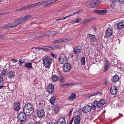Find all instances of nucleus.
<instances>
[{
    "mask_svg": "<svg viewBox=\"0 0 124 124\" xmlns=\"http://www.w3.org/2000/svg\"><path fill=\"white\" fill-rule=\"evenodd\" d=\"M32 17L31 15H28L25 16L17 18L15 21L10 23H8L2 26L1 28L5 29L14 28L17 27L25 22L27 20L29 19Z\"/></svg>",
    "mask_w": 124,
    "mask_h": 124,
    "instance_id": "f257e3e1",
    "label": "nucleus"
},
{
    "mask_svg": "<svg viewBox=\"0 0 124 124\" xmlns=\"http://www.w3.org/2000/svg\"><path fill=\"white\" fill-rule=\"evenodd\" d=\"M23 111L26 115L31 114L34 111V108L33 105L31 103H28L26 104L23 108Z\"/></svg>",
    "mask_w": 124,
    "mask_h": 124,
    "instance_id": "f03ea898",
    "label": "nucleus"
},
{
    "mask_svg": "<svg viewBox=\"0 0 124 124\" xmlns=\"http://www.w3.org/2000/svg\"><path fill=\"white\" fill-rule=\"evenodd\" d=\"M106 101L104 99H101L99 101H95L92 103H90L89 104L91 105L92 109H95L96 107L100 108L102 107L105 103Z\"/></svg>",
    "mask_w": 124,
    "mask_h": 124,
    "instance_id": "7ed1b4c3",
    "label": "nucleus"
},
{
    "mask_svg": "<svg viewBox=\"0 0 124 124\" xmlns=\"http://www.w3.org/2000/svg\"><path fill=\"white\" fill-rule=\"evenodd\" d=\"M101 2L100 0H91L86 3V5L88 8H94L99 5Z\"/></svg>",
    "mask_w": 124,
    "mask_h": 124,
    "instance_id": "20e7f679",
    "label": "nucleus"
},
{
    "mask_svg": "<svg viewBox=\"0 0 124 124\" xmlns=\"http://www.w3.org/2000/svg\"><path fill=\"white\" fill-rule=\"evenodd\" d=\"M52 60L50 57H45L43 59V62L44 66L46 68H49L52 62Z\"/></svg>",
    "mask_w": 124,
    "mask_h": 124,
    "instance_id": "39448f33",
    "label": "nucleus"
},
{
    "mask_svg": "<svg viewBox=\"0 0 124 124\" xmlns=\"http://www.w3.org/2000/svg\"><path fill=\"white\" fill-rule=\"evenodd\" d=\"M26 114L24 112L19 113L17 117L18 121L21 123L20 124H22L25 122L26 118Z\"/></svg>",
    "mask_w": 124,
    "mask_h": 124,
    "instance_id": "423d86ee",
    "label": "nucleus"
},
{
    "mask_svg": "<svg viewBox=\"0 0 124 124\" xmlns=\"http://www.w3.org/2000/svg\"><path fill=\"white\" fill-rule=\"evenodd\" d=\"M69 59V57L63 54H61L58 58V62L60 64H63L65 62L67 61Z\"/></svg>",
    "mask_w": 124,
    "mask_h": 124,
    "instance_id": "0eeeda50",
    "label": "nucleus"
},
{
    "mask_svg": "<svg viewBox=\"0 0 124 124\" xmlns=\"http://www.w3.org/2000/svg\"><path fill=\"white\" fill-rule=\"evenodd\" d=\"M87 37L91 43L97 41V39L95 35H94L88 34L87 36Z\"/></svg>",
    "mask_w": 124,
    "mask_h": 124,
    "instance_id": "6e6552de",
    "label": "nucleus"
},
{
    "mask_svg": "<svg viewBox=\"0 0 124 124\" xmlns=\"http://www.w3.org/2000/svg\"><path fill=\"white\" fill-rule=\"evenodd\" d=\"M37 113L38 116L40 118L42 117L45 115L44 110L41 107L38 108Z\"/></svg>",
    "mask_w": 124,
    "mask_h": 124,
    "instance_id": "1a4fd4ad",
    "label": "nucleus"
},
{
    "mask_svg": "<svg viewBox=\"0 0 124 124\" xmlns=\"http://www.w3.org/2000/svg\"><path fill=\"white\" fill-rule=\"evenodd\" d=\"M71 65L70 63L67 62L64 65L63 70L64 72H68L71 69Z\"/></svg>",
    "mask_w": 124,
    "mask_h": 124,
    "instance_id": "9d476101",
    "label": "nucleus"
},
{
    "mask_svg": "<svg viewBox=\"0 0 124 124\" xmlns=\"http://www.w3.org/2000/svg\"><path fill=\"white\" fill-rule=\"evenodd\" d=\"M60 109L59 104H57L55 105L52 108V113L55 115L58 112L59 110Z\"/></svg>",
    "mask_w": 124,
    "mask_h": 124,
    "instance_id": "9b49d317",
    "label": "nucleus"
},
{
    "mask_svg": "<svg viewBox=\"0 0 124 124\" xmlns=\"http://www.w3.org/2000/svg\"><path fill=\"white\" fill-rule=\"evenodd\" d=\"M82 48L81 46H78L74 49V52L75 54H77L80 53L82 50Z\"/></svg>",
    "mask_w": 124,
    "mask_h": 124,
    "instance_id": "f8f14e48",
    "label": "nucleus"
},
{
    "mask_svg": "<svg viewBox=\"0 0 124 124\" xmlns=\"http://www.w3.org/2000/svg\"><path fill=\"white\" fill-rule=\"evenodd\" d=\"M91 106V105L89 104H87L83 108V111L85 113L88 112L90 111L92 109Z\"/></svg>",
    "mask_w": 124,
    "mask_h": 124,
    "instance_id": "ddd939ff",
    "label": "nucleus"
},
{
    "mask_svg": "<svg viewBox=\"0 0 124 124\" xmlns=\"http://www.w3.org/2000/svg\"><path fill=\"white\" fill-rule=\"evenodd\" d=\"M117 88L116 86H112L110 89V92L112 95H115L117 93Z\"/></svg>",
    "mask_w": 124,
    "mask_h": 124,
    "instance_id": "4468645a",
    "label": "nucleus"
},
{
    "mask_svg": "<svg viewBox=\"0 0 124 124\" xmlns=\"http://www.w3.org/2000/svg\"><path fill=\"white\" fill-rule=\"evenodd\" d=\"M54 90V86L52 84H49L47 86V90L49 93H52Z\"/></svg>",
    "mask_w": 124,
    "mask_h": 124,
    "instance_id": "2eb2a0df",
    "label": "nucleus"
},
{
    "mask_svg": "<svg viewBox=\"0 0 124 124\" xmlns=\"http://www.w3.org/2000/svg\"><path fill=\"white\" fill-rule=\"evenodd\" d=\"M50 102L52 105H55L59 104L56 100V98L54 96L51 97L50 99Z\"/></svg>",
    "mask_w": 124,
    "mask_h": 124,
    "instance_id": "dca6fc26",
    "label": "nucleus"
},
{
    "mask_svg": "<svg viewBox=\"0 0 124 124\" xmlns=\"http://www.w3.org/2000/svg\"><path fill=\"white\" fill-rule=\"evenodd\" d=\"M13 106L14 109L16 111H18L20 109V104L18 102H16L14 103Z\"/></svg>",
    "mask_w": 124,
    "mask_h": 124,
    "instance_id": "f3484780",
    "label": "nucleus"
},
{
    "mask_svg": "<svg viewBox=\"0 0 124 124\" xmlns=\"http://www.w3.org/2000/svg\"><path fill=\"white\" fill-rule=\"evenodd\" d=\"M15 76V72L10 71H9L8 73V77L10 79L13 78Z\"/></svg>",
    "mask_w": 124,
    "mask_h": 124,
    "instance_id": "a211bd4d",
    "label": "nucleus"
},
{
    "mask_svg": "<svg viewBox=\"0 0 124 124\" xmlns=\"http://www.w3.org/2000/svg\"><path fill=\"white\" fill-rule=\"evenodd\" d=\"M112 30L109 28L106 31L105 33V36L107 37H110L112 34Z\"/></svg>",
    "mask_w": 124,
    "mask_h": 124,
    "instance_id": "6ab92c4d",
    "label": "nucleus"
},
{
    "mask_svg": "<svg viewBox=\"0 0 124 124\" xmlns=\"http://www.w3.org/2000/svg\"><path fill=\"white\" fill-rule=\"evenodd\" d=\"M94 11L95 13L100 15H104L107 13L106 10H94Z\"/></svg>",
    "mask_w": 124,
    "mask_h": 124,
    "instance_id": "aec40b11",
    "label": "nucleus"
},
{
    "mask_svg": "<svg viewBox=\"0 0 124 124\" xmlns=\"http://www.w3.org/2000/svg\"><path fill=\"white\" fill-rule=\"evenodd\" d=\"M57 124H66L65 118L64 117H61L58 120Z\"/></svg>",
    "mask_w": 124,
    "mask_h": 124,
    "instance_id": "412c9836",
    "label": "nucleus"
},
{
    "mask_svg": "<svg viewBox=\"0 0 124 124\" xmlns=\"http://www.w3.org/2000/svg\"><path fill=\"white\" fill-rule=\"evenodd\" d=\"M80 121V116L79 115L76 116L75 118L74 123L75 124H79Z\"/></svg>",
    "mask_w": 124,
    "mask_h": 124,
    "instance_id": "4be33fe9",
    "label": "nucleus"
},
{
    "mask_svg": "<svg viewBox=\"0 0 124 124\" xmlns=\"http://www.w3.org/2000/svg\"><path fill=\"white\" fill-rule=\"evenodd\" d=\"M76 95L75 94L73 93H71L70 96L69 97L67 100L69 101H71L76 98Z\"/></svg>",
    "mask_w": 124,
    "mask_h": 124,
    "instance_id": "5701e85b",
    "label": "nucleus"
},
{
    "mask_svg": "<svg viewBox=\"0 0 124 124\" xmlns=\"http://www.w3.org/2000/svg\"><path fill=\"white\" fill-rule=\"evenodd\" d=\"M106 62L105 64V67L103 69L104 72L106 71L109 68L110 65V64L108 63V61H106Z\"/></svg>",
    "mask_w": 124,
    "mask_h": 124,
    "instance_id": "b1692460",
    "label": "nucleus"
},
{
    "mask_svg": "<svg viewBox=\"0 0 124 124\" xmlns=\"http://www.w3.org/2000/svg\"><path fill=\"white\" fill-rule=\"evenodd\" d=\"M117 27L118 30H120L124 27V24L123 22L118 23L117 25Z\"/></svg>",
    "mask_w": 124,
    "mask_h": 124,
    "instance_id": "393cba45",
    "label": "nucleus"
},
{
    "mask_svg": "<svg viewBox=\"0 0 124 124\" xmlns=\"http://www.w3.org/2000/svg\"><path fill=\"white\" fill-rule=\"evenodd\" d=\"M51 79L53 81L55 82L58 80V77L56 75H54L52 76Z\"/></svg>",
    "mask_w": 124,
    "mask_h": 124,
    "instance_id": "a878e982",
    "label": "nucleus"
},
{
    "mask_svg": "<svg viewBox=\"0 0 124 124\" xmlns=\"http://www.w3.org/2000/svg\"><path fill=\"white\" fill-rule=\"evenodd\" d=\"M25 66L27 69H30L32 68V63L31 62L25 63Z\"/></svg>",
    "mask_w": 124,
    "mask_h": 124,
    "instance_id": "bb28decb",
    "label": "nucleus"
},
{
    "mask_svg": "<svg viewBox=\"0 0 124 124\" xmlns=\"http://www.w3.org/2000/svg\"><path fill=\"white\" fill-rule=\"evenodd\" d=\"M51 46V50L60 49L61 47V45H54L53 46Z\"/></svg>",
    "mask_w": 124,
    "mask_h": 124,
    "instance_id": "cd10ccee",
    "label": "nucleus"
},
{
    "mask_svg": "<svg viewBox=\"0 0 124 124\" xmlns=\"http://www.w3.org/2000/svg\"><path fill=\"white\" fill-rule=\"evenodd\" d=\"M119 77L117 75H116L114 76L113 78V81L114 82H116L119 80Z\"/></svg>",
    "mask_w": 124,
    "mask_h": 124,
    "instance_id": "c85d7f7f",
    "label": "nucleus"
},
{
    "mask_svg": "<svg viewBox=\"0 0 124 124\" xmlns=\"http://www.w3.org/2000/svg\"><path fill=\"white\" fill-rule=\"evenodd\" d=\"M7 70V69H4L2 70L0 73L1 77H3L6 75V72Z\"/></svg>",
    "mask_w": 124,
    "mask_h": 124,
    "instance_id": "c756f323",
    "label": "nucleus"
},
{
    "mask_svg": "<svg viewBox=\"0 0 124 124\" xmlns=\"http://www.w3.org/2000/svg\"><path fill=\"white\" fill-rule=\"evenodd\" d=\"M83 9H81L79 10L78 11H77V12H74L73 13L71 14H70V15H69V16L70 17V16H73L74 15H75L76 14H78L79 13L83 11Z\"/></svg>",
    "mask_w": 124,
    "mask_h": 124,
    "instance_id": "7c9ffc66",
    "label": "nucleus"
},
{
    "mask_svg": "<svg viewBox=\"0 0 124 124\" xmlns=\"http://www.w3.org/2000/svg\"><path fill=\"white\" fill-rule=\"evenodd\" d=\"M51 46H44L43 48H40L41 49H42L45 51H47L49 50H51Z\"/></svg>",
    "mask_w": 124,
    "mask_h": 124,
    "instance_id": "2f4dec72",
    "label": "nucleus"
},
{
    "mask_svg": "<svg viewBox=\"0 0 124 124\" xmlns=\"http://www.w3.org/2000/svg\"><path fill=\"white\" fill-rule=\"evenodd\" d=\"M28 6H26L24 7H22L21 8H19L18 9H17L16 10V11H19L23 10L25 9H28Z\"/></svg>",
    "mask_w": 124,
    "mask_h": 124,
    "instance_id": "473e14b6",
    "label": "nucleus"
},
{
    "mask_svg": "<svg viewBox=\"0 0 124 124\" xmlns=\"http://www.w3.org/2000/svg\"><path fill=\"white\" fill-rule=\"evenodd\" d=\"M92 20V19L91 18H88L87 19L84 20L82 22L83 24H84L86 23H87L90 21H91Z\"/></svg>",
    "mask_w": 124,
    "mask_h": 124,
    "instance_id": "72a5a7b5",
    "label": "nucleus"
},
{
    "mask_svg": "<svg viewBox=\"0 0 124 124\" xmlns=\"http://www.w3.org/2000/svg\"><path fill=\"white\" fill-rule=\"evenodd\" d=\"M36 6H37L36 3L28 6V9L31 8H32L35 7Z\"/></svg>",
    "mask_w": 124,
    "mask_h": 124,
    "instance_id": "f704fd0d",
    "label": "nucleus"
},
{
    "mask_svg": "<svg viewBox=\"0 0 124 124\" xmlns=\"http://www.w3.org/2000/svg\"><path fill=\"white\" fill-rule=\"evenodd\" d=\"M54 44L59 43L62 42V41L61 39H60L55 40L53 41L52 42Z\"/></svg>",
    "mask_w": 124,
    "mask_h": 124,
    "instance_id": "c9c22d12",
    "label": "nucleus"
},
{
    "mask_svg": "<svg viewBox=\"0 0 124 124\" xmlns=\"http://www.w3.org/2000/svg\"><path fill=\"white\" fill-rule=\"evenodd\" d=\"M81 62L82 64L84 65L85 63V57H82L81 59Z\"/></svg>",
    "mask_w": 124,
    "mask_h": 124,
    "instance_id": "e433bc0d",
    "label": "nucleus"
},
{
    "mask_svg": "<svg viewBox=\"0 0 124 124\" xmlns=\"http://www.w3.org/2000/svg\"><path fill=\"white\" fill-rule=\"evenodd\" d=\"M24 60L23 59H21L19 60V63H18L19 65L21 66L22 65V64L24 62Z\"/></svg>",
    "mask_w": 124,
    "mask_h": 124,
    "instance_id": "4c0bfd02",
    "label": "nucleus"
},
{
    "mask_svg": "<svg viewBox=\"0 0 124 124\" xmlns=\"http://www.w3.org/2000/svg\"><path fill=\"white\" fill-rule=\"evenodd\" d=\"M58 80L61 83H63L64 81V80L63 78V77L61 76L60 77H58Z\"/></svg>",
    "mask_w": 124,
    "mask_h": 124,
    "instance_id": "58836bf2",
    "label": "nucleus"
},
{
    "mask_svg": "<svg viewBox=\"0 0 124 124\" xmlns=\"http://www.w3.org/2000/svg\"><path fill=\"white\" fill-rule=\"evenodd\" d=\"M98 95H101V93L100 92H96L95 93L91 95V96H95Z\"/></svg>",
    "mask_w": 124,
    "mask_h": 124,
    "instance_id": "ea45409f",
    "label": "nucleus"
},
{
    "mask_svg": "<svg viewBox=\"0 0 124 124\" xmlns=\"http://www.w3.org/2000/svg\"><path fill=\"white\" fill-rule=\"evenodd\" d=\"M49 1V0H45L43 1L39 2L40 5L44 4L45 3H47Z\"/></svg>",
    "mask_w": 124,
    "mask_h": 124,
    "instance_id": "a19ab883",
    "label": "nucleus"
},
{
    "mask_svg": "<svg viewBox=\"0 0 124 124\" xmlns=\"http://www.w3.org/2000/svg\"><path fill=\"white\" fill-rule=\"evenodd\" d=\"M50 1V2L49 3L48 2L49 5L51 4H54V3L56 1V0H51L50 1H49V2Z\"/></svg>",
    "mask_w": 124,
    "mask_h": 124,
    "instance_id": "79ce46f5",
    "label": "nucleus"
},
{
    "mask_svg": "<svg viewBox=\"0 0 124 124\" xmlns=\"http://www.w3.org/2000/svg\"><path fill=\"white\" fill-rule=\"evenodd\" d=\"M4 83V81L2 77L0 76V84H2Z\"/></svg>",
    "mask_w": 124,
    "mask_h": 124,
    "instance_id": "37998d69",
    "label": "nucleus"
},
{
    "mask_svg": "<svg viewBox=\"0 0 124 124\" xmlns=\"http://www.w3.org/2000/svg\"><path fill=\"white\" fill-rule=\"evenodd\" d=\"M39 34V36L40 37L43 36L45 35L47 36H50V35H49L48 34L45 35L44 34H43L42 33H40Z\"/></svg>",
    "mask_w": 124,
    "mask_h": 124,
    "instance_id": "c03bdc74",
    "label": "nucleus"
},
{
    "mask_svg": "<svg viewBox=\"0 0 124 124\" xmlns=\"http://www.w3.org/2000/svg\"><path fill=\"white\" fill-rule=\"evenodd\" d=\"M74 83H67L66 84H65L63 85L62 86H70L72 85H74Z\"/></svg>",
    "mask_w": 124,
    "mask_h": 124,
    "instance_id": "a18cd8bd",
    "label": "nucleus"
},
{
    "mask_svg": "<svg viewBox=\"0 0 124 124\" xmlns=\"http://www.w3.org/2000/svg\"><path fill=\"white\" fill-rule=\"evenodd\" d=\"M61 40L62 42L68 41V38H66L61 39Z\"/></svg>",
    "mask_w": 124,
    "mask_h": 124,
    "instance_id": "49530a36",
    "label": "nucleus"
},
{
    "mask_svg": "<svg viewBox=\"0 0 124 124\" xmlns=\"http://www.w3.org/2000/svg\"><path fill=\"white\" fill-rule=\"evenodd\" d=\"M70 17L69 16H66L65 17H62L60 18V20H63L64 19H65L67 18H68Z\"/></svg>",
    "mask_w": 124,
    "mask_h": 124,
    "instance_id": "de8ad7c7",
    "label": "nucleus"
},
{
    "mask_svg": "<svg viewBox=\"0 0 124 124\" xmlns=\"http://www.w3.org/2000/svg\"><path fill=\"white\" fill-rule=\"evenodd\" d=\"M11 61L13 63L16 62L17 61V59L13 58L11 59Z\"/></svg>",
    "mask_w": 124,
    "mask_h": 124,
    "instance_id": "09e8293b",
    "label": "nucleus"
},
{
    "mask_svg": "<svg viewBox=\"0 0 124 124\" xmlns=\"http://www.w3.org/2000/svg\"><path fill=\"white\" fill-rule=\"evenodd\" d=\"M58 32L57 31H52L51 32V34L53 35H55L57 34Z\"/></svg>",
    "mask_w": 124,
    "mask_h": 124,
    "instance_id": "8fccbe9b",
    "label": "nucleus"
},
{
    "mask_svg": "<svg viewBox=\"0 0 124 124\" xmlns=\"http://www.w3.org/2000/svg\"><path fill=\"white\" fill-rule=\"evenodd\" d=\"M50 54L54 58H56V55L54 54L53 53H51Z\"/></svg>",
    "mask_w": 124,
    "mask_h": 124,
    "instance_id": "3c124183",
    "label": "nucleus"
},
{
    "mask_svg": "<svg viewBox=\"0 0 124 124\" xmlns=\"http://www.w3.org/2000/svg\"><path fill=\"white\" fill-rule=\"evenodd\" d=\"M81 19L78 18L76 19L75 20V21L76 23H78L81 21Z\"/></svg>",
    "mask_w": 124,
    "mask_h": 124,
    "instance_id": "603ef678",
    "label": "nucleus"
},
{
    "mask_svg": "<svg viewBox=\"0 0 124 124\" xmlns=\"http://www.w3.org/2000/svg\"><path fill=\"white\" fill-rule=\"evenodd\" d=\"M68 41H70L72 40L74 38L73 37H70L68 38Z\"/></svg>",
    "mask_w": 124,
    "mask_h": 124,
    "instance_id": "864d4df0",
    "label": "nucleus"
},
{
    "mask_svg": "<svg viewBox=\"0 0 124 124\" xmlns=\"http://www.w3.org/2000/svg\"><path fill=\"white\" fill-rule=\"evenodd\" d=\"M7 36L5 35H0V39L1 38H6Z\"/></svg>",
    "mask_w": 124,
    "mask_h": 124,
    "instance_id": "5fc2aeb1",
    "label": "nucleus"
},
{
    "mask_svg": "<svg viewBox=\"0 0 124 124\" xmlns=\"http://www.w3.org/2000/svg\"><path fill=\"white\" fill-rule=\"evenodd\" d=\"M74 120V118H72L70 121V123L69 124H72L73 121Z\"/></svg>",
    "mask_w": 124,
    "mask_h": 124,
    "instance_id": "6e6d98bb",
    "label": "nucleus"
},
{
    "mask_svg": "<svg viewBox=\"0 0 124 124\" xmlns=\"http://www.w3.org/2000/svg\"><path fill=\"white\" fill-rule=\"evenodd\" d=\"M47 124H55L54 122L51 121V122H49V123H47Z\"/></svg>",
    "mask_w": 124,
    "mask_h": 124,
    "instance_id": "4d7b16f0",
    "label": "nucleus"
},
{
    "mask_svg": "<svg viewBox=\"0 0 124 124\" xmlns=\"http://www.w3.org/2000/svg\"><path fill=\"white\" fill-rule=\"evenodd\" d=\"M46 4H45L44 5V7H46L47 6H49V5H48V2L47 3H45Z\"/></svg>",
    "mask_w": 124,
    "mask_h": 124,
    "instance_id": "13d9d810",
    "label": "nucleus"
},
{
    "mask_svg": "<svg viewBox=\"0 0 124 124\" xmlns=\"http://www.w3.org/2000/svg\"><path fill=\"white\" fill-rule=\"evenodd\" d=\"M37 6L40 5L39 2H38L36 3Z\"/></svg>",
    "mask_w": 124,
    "mask_h": 124,
    "instance_id": "bf43d9fd",
    "label": "nucleus"
},
{
    "mask_svg": "<svg viewBox=\"0 0 124 124\" xmlns=\"http://www.w3.org/2000/svg\"><path fill=\"white\" fill-rule=\"evenodd\" d=\"M117 2H122L124 1V0H117Z\"/></svg>",
    "mask_w": 124,
    "mask_h": 124,
    "instance_id": "052dcab7",
    "label": "nucleus"
},
{
    "mask_svg": "<svg viewBox=\"0 0 124 124\" xmlns=\"http://www.w3.org/2000/svg\"><path fill=\"white\" fill-rule=\"evenodd\" d=\"M4 87V86L3 85H1L0 86V90L2 88Z\"/></svg>",
    "mask_w": 124,
    "mask_h": 124,
    "instance_id": "680f3d73",
    "label": "nucleus"
},
{
    "mask_svg": "<svg viewBox=\"0 0 124 124\" xmlns=\"http://www.w3.org/2000/svg\"><path fill=\"white\" fill-rule=\"evenodd\" d=\"M40 105L41 106V105H43L44 104V103H42L41 102L39 103Z\"/></svg>",
    "mask_w": 124,
    "mask_h": 124,
    "instance_id": "e2e57ef3",
    "label": "nucleus"
},
{
    "mask_svg": "<svg viewBox=\"0 0 124 124\" xmlns=\"http://www.w3.org/2000/svg\"><path fill=\"white\" fill-rule=\"evenodd\" d=\"M34 124H40V123L39 122H35Z\"/></svg>",
    "mask_w": 124,
    "mask_h": 124,
    "instance_id": "0e129e2a",
    "label": "nucleus"
},
{
    "mask_svg": "<svg viewBox=\"0 0 124 124\" xmlns=\"http://www.w3.org/2000/svg\"><path fill=\"white\" fill-rule=\"evenodd\" d=\"M72 22L74 23H76L75 21V20H72Z\"/></svg>",
    "mask_w": 124,
    "mask_h": 124,
    "instance_id": "69168bd1",
    "label": "nucleus"
},
{
    "mask_svg": "<svg viewBox=\"0 0 124 124\" xmlns=\"http://www.w3.org/2000/svg\"><path fill=\"white\" fill-rule=\"evenodd\" d=\"M6 13H5H5H0V15H2L3 14H5Z\"/></svg>",
    "mask_w": 124,
    "mask_h": 124,
    "instance_id": "338daca9",
    "label": "nucleus"
},
{
    "mask_svg": "<svg viewBox=\"0 0 124 124\" xmlns=\"http://www.w3.org/2000/svg\"><path fill=\"white\" fill-rule=\"evenodd\" d=\"M108 83V82L107 81H106L104 82V84L106 85Z\"/></svg>",
    "mask_w": 124,
    "mask_h": 124,
    "instance_id": "774afa93",
    "label": "nucleus"
}]
</instances>
